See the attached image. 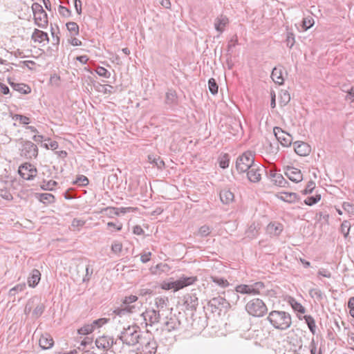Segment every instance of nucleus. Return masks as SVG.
<instances>
[{"instance_id": "nucleus-52", "label": "nucleus", "mask_w": 354, "mask_h": 354, "mask_svg": "<svg viewBox=\"0 0 354 354\" xmlns=\"http://www.w3.org/2000/svg\"><path fill=\"white\" fill-rule=\"evenodd\" d=\"M94 331L91 324H85L84 326L78 329V333L80 335H88Z\"/></svg>"}, {"instance_id": "nucleus-16", "label": "nucleus", "mask_w": 354, "mask_h": 354, "mask_svg": "<svg viewBox=\"0 0 354 354\" xmlns=\"http://www.w3.org/2000/svg\"><path fill=\"white\" fill-rule=\"evenodd\" d=\"M184 304L187 310H196L198 299L195 293H187L184 296Z\"/></svg>"}, {"instance_id": "nucleus-41", "label": "nucleus", "mask_w": 354, "mask_h": 354, "mask_svg": "<svg viewBox=\"0 0 354 354\" xmlns=\"http://www.w3.org/2000/svg\"><path fill=\"white\" fill-rule=\"evenodd\" d=\"M321 200V194L316 193L314 196L307 197L304 200V203L308 206H312L317 203Z\"/></svg>"}, {"instance_id": "nucleus-21", "label": "nucleus", "mask_w": 354, "mask_h": 354, "mask_svg": "<svg viewBox=\"0 0 354 354\" xmlns=\"http://www.w3.org/2000/svg\"><path fill=\"white\" fill-rule=\"evenodd\" d=\"M228 24V18L226 16L220 15L215 19L214 25L216 30L221 34L224 32Z\"/></svg>"}, {"instance_id": "nucleus-30", "label": "nucleus", "mask_w": 354, "mask_h": 354, "mask_svg": "<svg viewBox=\"0 0 354 354\" xmlns=\"http://www.w3.org/2000/svg\"><path fill=\"white\" fill-rule=\"evenodd\" d=\"M283 230V225L279 223H270L267 226L268 232L274 236H279Z\"/></svg>"}, {"instance_id": "nucleus-47", "label": "nucleus", "mask_w": 354, "mask_h": 354, "mask_svg": "<svg viewBox=\"0 0 354 354\" xmlns=\"http://www.w3.org/2000/svg\"><path fill=\"white\" fill-rule=\"evenodd\" d=\"M57 185V183L55 180H50L47 182L44 180L40 187L43 190L52 191Z\"/></svg>"}, {"instance_id": "nucleus-36", "label": "nucleus", "mask_w": 354, "mask_h": 354, "mask_svg": "<svg viewBox=\"0 0 354 354\" xmlns=\"http://www.w3.org/2000/svg\"><path fill=\"white\" fill-rule=\"evenodd\" d=\"M148 159L149 162L156 166L158 169H162L165 168V162L162 159L160 158V156L156 157L151 155H149Z\"/></svg>"}, {"instance_id": "nucleus-56", "label": "nucleus", "mask_w": 354, "mask_h": 354, "mask_svg": "<svg viewBox=\"0 0 354 354\" xmlns=\"http://www.w3.org/2000/svg\"><path fill=\"white\" fill-rule=\"evenodd\" d=\"M0 196L2 198L6 199L7 201H10V200L12 199V196L10 194V191L8 190L4 187H0Z\"/></svg>"}, {"instance_id": "nucleus-13", "label": "nucleus", "mask_w": 354, "mask_h": 354, "mask_svg": "<svg viewBox=\"0 0 354 354\" xmlns=\"http://www.w3.org/2000/svg\"><path fill=\"white\" fill-rule=\"evenodd\" d=\"M230 306L229 302L223 297L218 296L210 299L208 302V306L211 308L212 313L218 311L219 313Z\"/></svg>"}, {"instance_id": "nucleus-49", "label": "nucleus", "mask_w": 354, "mask_h": 354, "mask_svg": "<svg viewBox=\"0 0 354 354\" xmlns=\"http://www.w3.org/2000/svg\"><path fill=\"white\" fill-rule=\"evenodd\" d=\"M351 223L348 221H344L340 226V231L344 234V238H346L350 232Z\"/></svg>"}, {"instance_id": "nucleus-26", "label": "nucleus", "mask_w": 354, "mask_h": 354, "mask_svg": "<svg viewBox=\"0 0 354 354\" xmlns=\"http://www.w3.org/2000/svg\"><path fill=\"white\" fill-rule=\"evenodd\" d=\"M207 326V320L203 317H196L193 319L191 324L192 328L195 330L196 333L202 331Z\"/></svg>"}, {"instance_id": "nucleus-20", "label": "nucleus", "mask_w": 354, "mask_h": 354, "mask_svg": "<svg viewBox=\"0 0 354 354\" xmlns=\"http://www.w3.org/2000/svg\"><path fill=\"white\" fill-rule=\"evenodd\" d=\"M248 295H266V286L262 281H257L252 284H248Z\"/></svg>"}, {"instance_id": "nucleus-1", "label": "nucleus", "mask_w": 354, "mask_h": 354, "mask_svg": "<svg viewBox=\"0 0 354 354\" xmlns=\"http://www.w3.org/2000/svg\"><path fill=\"white\" fill-rule=\"evenodd\" d=\"M144 334L138 325H128L123 327L118 335L117 339L120 340L123 344L128 346H134L139 344Z\"/></svg>"}, {"instance_id": "nucleus-18", "label": "nucleus", "mask_w": 354, "mask_h": 354, "mask_svg": "<svg viewBox=\"0 0 354 354\" xmlns=\"http://www.w3.org/2000/svg\"><path fill=\"white\" fill-rule=\"evenodd\" d=\"M285 175L294 183H299L303 180L301 171L295 167H288L285 171Z\"/></svg>"}, {"instance_id": "nucleus-57", "label": "nucleus", "mask_w": 354, "mask_h": 354, "mask_svg": "<svg viewBox=\"0 0 354 354\" xmlns=\"http://www.w3.org/2000/svg\"><path fill=\"white\" fill-rule=\"evenodd\" d=\"M315 188V183L311 180L308 181L305 189H304L302 191V194L304 195L311 194Z\"/></svg>"}, {"instance_id": "nucleus-8", "label": "nucleus", "mask_w": 354, "mask_h": 354, "mask_svg": "<svg viewBox=\"0 0 354 354\" xmlns=\"http://www.w3.org/2000/svg\"><path fill=\"white\" fill-rule=\"evenodd\" d=\"M117 342L118 339H115L113 337L102 336L95 339V344L98 349L114 352V346L117 344Z\"/></svg>"}, {"instance_id": "nucleus-5", "label": "nucleus", "mask_w": 354, "mask_h": 354, "mask_svg": "<svg viewBox=\"0 0 354 354\" xmlns=\"http://www.w3.org/2000/svg\"><path fill=\"white\" fill-rule=\"evenodd\" d=\"M197 280V277L195 276H183L176 281L164 282L162 284V288L165 290L173 289L174 291H177L185 287L194 284Z\"/></svg>"}, {"instance_id": "nucleus-32", "label": "nucleus", "mask_w": 354, "mask_h": 354, "mask_svg": "<svg viewBox=\"0 0 354 354\" xmlns=\"http://www.w3.org/2000/svg\"><path fill=\"white\" fill-rule=\"evenodd\" d=\"M135 308H136L135 306H124L120 307V308H116L113 310V313L115 315H118L120 317H122V316H123L124 315H127L128 313H131L134 312Z\"/></svg>"}, {"instance_id": "nucleus-25", "label": "nucleus", "mask_w": 354, "mask_h": 354, "mask_svg": "<svg viewBox=\"0 0 354 354\" xmlns=\"http://www.w3.org/2000/svg\"><path fill=\"white\" fill-rule=\"evenodd\" d=\"M39 344L42 349L46 350L50 348L53 346L54 341L50 335L45 333L39 338Z\"/></svg>"}, {"instance_id": "nucleus-17", "label": "nucleus", "mask_w": 354, "mask_h": 354, "mask_svg": "<svg viewBox=\"0 0 354 354\" xmlns=\"http://www.w3.org/2000/svg\"><path fill=\"white\" fill-rule=\"evenodd\" d=\"M269 177L271 181L277 186L281 187H286L289 183L283 178V176L274 170H270Z\"/></svg>"}, {"instance_id": "nucleus-54", "label": "nucleus", "mask_w": 354, "mask_h": 354, "mask_svg": "<svg viewBox=\"0 0 354 354\" xmlns=\"http://www.w3.org/2000/svg\"><path fill=\"white\" fill-rule=\"evenodd\" d=\"M93 272V266L88 264L86 266V274L83 277V279H82L83 282H88L91 279Z\"/></svg>"}, {"instance_id": "nucleus-55", "label": "nucleus", "mask_w": 354, "mask_h": 354, "mask_svg": "<svg viewBox=\"0 0 354 354\" xmlns=\"http://www.w3.org/2000/svg\"><path fill=\"white\" fill-rule=\"evenodd\" d=\"M314 24V19L310 17H305L302 21V27L305 30H307L310 28H311Z\"/></svg>"}, {"instance_id": "nucleus-62", "label": "nucleus", "mask_w": 354, "mask_h": 354, "mask_svg": "<svg viewBox=\"0 0 354 354\" xmlns=\"http://www.w3.org/2000/svg\"><path fill=\"white\" fill-rule=\"evenodd\" d=\"M211 232V229L208 225H204L199 228L198 234L203 236H207Z\"/></svg>"}, {"instance_id": "nucleus-53", "label": "nucleus", "mask_w": 354, "mask_h": 354, "mask_svg": "<svg viewBox=\"0 0 354 354\" xmlns=\"http://www.w3.org/2000/svg\"><path fill=\"white\" fill-rule=\"evenodd\" d=\"M109 319L107 318H100L94 320L91 324L93 326V329L99 328L102 327L103 325L106 324L109 322Z\"/></svg>"}, {"instance_id": "nucleus-15", "label": "nucleus", "mask_w": 354, "mask_h": 354, "mask_svg": "<svg viewBox=\"0 0 354 354\" xmlns=\"http://www.w3.org/2000/svg\"><path fill=\"white\" fill-rule=\"evenodd\" d=\"M165 104L170 109H174L178 104V97L176 90L169 88L165 93Z\"/></svg>"}, {"instance_id": "nucleus-63", "label": "nucleus", "mask_w": 354, "mask_h": 354, "mask_svg": "<svg viewBox=\"0 0 354 354\" xmlns=\"http://www.w3.org/2000/svg\"><path fill=\"white\" fill-rule=\"evenodd\" d=\"M230 159L228 154H225L219 160V166L223 169H226L229 167Z\"/></svg>"}, {"instance_id": "nucleus-23", "label": "nucleus", "mask_w": 354, "mask_h": 354, "mask_svg": "<svg viewBox=\"0 0 354 354\" xmlns=\"http://www.w3.org/2000/svg\"><path fill=\"white\" fill-rule=\"evenodd\" d=\"M34 19L35 24L42 28H45L48 26V15L45 10L35 13Z\"/></svg>"}, {"instance_id": "nucleus-14", "label": "nucleus", "mask_w": 354, "mask_h": 354, "mask_svg": "<svg viewBox=\"0 0 354 354\" xmlns=\"http://www.w3.org/2000/svg\"><path fill=\"white\" fill-rule=\"evenodd\" d=\"M273 132L277 140L281 143L282 146L289 147L291 145L292 141L291 135L283 131L281 128L275 127L273 129Z\"/></svg>"}, {"instance_id": "nucleus-33", "label": "nucleus", "mask_w": 354, "mask_h": 354, "mask_svg": "<svg viewBox=\"0 0 354 354\" xmlns=\"http://www.w3.org/2000/svg\"><path fill=\"white\" fill-rule=\"evenodd\" d=\"M299 319H304L307 324L310 331L313 335L316 333V324L314 318L311 315H304L303 317H299Z\"/></svg>"}, {"instance_id": "nucleus-9", "label": "nucleus", "mask_w": 354, "mask_h": 354, "mask_svg": "<svg viewBox=\"0 0 354 354\" xmlns=\"http://www.w3.org/2000/svg\"><path fill=\"white\" fill-rule=\"evenodd\" d=\"M18 172L22 178L31 180L37 176V170L33 165L26 162L19 167Z\"/></svg>"}, {"instance_id": "nucleus-28", "label": "nucleus", "mask_w": 354, "mask_h": 354, "mask_svg": "<svg viewBox=\"0 0 354 354\" xmlns=\"http://www.w3.org/2000/svg\"><path fill=\"white\" fill-rule=\"evenodd\" d=\"M41 279V273L37 269H33L28 279V283L30 287L35 288L37 286Z\"/></svg>"}, {"instance_id": "nucleus-35", "label": "nucleus", "mask_w": 354, "mask_h": 354, "mask_svg": "<svg viewBox=\"0 0 354 354\" xmlns=\"http://www.w3.org/2000/svg\"><path fill=\"white\" fill-rule=\"evenodd\" d=\"M240 131H242V126L240 121L233 120L232 124H230L229 131L233 136L237 135Z\"/></svg>"}, {"instance_id": "nucleus-45", "label": "nucleus", "mask_w": 354, "mask_h": 354, "mask_svg": "<svg viewBox=\"0 0 354 354\" xmlns=\"http://www.w3.org/2000/svg\"><path fill=\"white\" fill-rule=\"evenodd\" d=\"M257 226L254 223L252 224L246 230L247 236L250 239H254L259 234Z\"/></svg>"}, {"instance_id": "nucleus-7", "label": "nucleus", "mask_w": 354, "mask_h": 354, "mask_svg": "<svg viewBox=\"0 0 354 354\" xmlns=\"http://www.w3.org/2000/svg\"><path fill=\"white\" fill-rule=\"evenodd\" d=\"M20 155L26 159L36 158L38 156V148L36 145L29 140H20Z\"/></svg>"}, {"instance_id": "nucleus-3", "label": "nucleus", "mask_w": 354, "mask_h": 354, "mask_svg": "<svg viewBox=\"0 0 354 354\" xmlns=\"http://www.w3.org/2000/svg\"><path fill=\"white\" fill-rule=\"evenodd\" d=\"M245 311L254 317H262L268 313V307L264 301L259 298H254L247 302Z\"/></svg>"}, {"instance_id": "nucleus-29", "label": "nucleus", "mask_w": 354, "mask_h": 354, "mask_svg": "<svg viewBox=\"0 0 354 354\" xmlns=\"http://www.w3.org/2000/svg\"><path fill=\"white\" fill-rule=\"evenodd\" d=\"M271 77L272 80L279 85H281L284 82V79L282 76V68L281 66L280 67H274L272 69V73H271Z\"/></svg>"}, {"instance_id": "nucleus-59", "label": "nucleus", "mask_w": 354, "mask_h": 354, "mask_svg": "<svg viewBox=\"0 0 354 354\" xmlns=\"http://www.w3.org/2000/svg\"><path fill=\"white\" fill-rule=\"evenodd\" d=\"M59 14L64 17H69L71 15V11L65 6L62 5L58 7Z\"/></svg>"}, {"instance_id": "nucleus-51", "label": "nucleus", "mask_w": 354, "mask_h": 354, "mask_svg": "<svg viewBox=\"0 0 354 354\" xmlns=\"http://www.w3.org/2000/svg\"><path fill=\"white\" fill-rule=\"evenodd\" d=\"M95 71L99 76L104 78H109L111 76V73L102 66H97Z\"/></svg>"}, {"instance_id": "nucleus-58", "label": "nucleus", "mask_w": 354, "mask_h": 354, "mask_svg": "<svg viewBox=\"0 0 354 354\" xmlns=\"http://www.w3.org/2000/svg\"><path fill=\"white\" fill-rule=\"evenodd\" d=\"M122 244L118 241H114L111 245V251L115 254H119L122 252Z\"/></svg>"}, {"instance_id": "nucleus-27", "label": "nucleus", "mask_w": 354, "mask_h": 354, "mask_svg": "<svg viewBox=\"0 0 354 354\" xmlns=\"http://www.w3.org/2000/svg\"><path fill=\"white\" fill-rule=\"evenodd\" d=\"M31 39L35 42L41 43L43 41H49V37L47 34V32H44L42 30H40L39 29H35L32 36Z\"/></svg>"}, {"instance_id": "nucleus-60", "label": "nucleus", "mask_w": 354, "mask_h": 354, "mask_svg": "<svg viewBox=\"0 0 354 354\" xmlns=\"http://www.w3.org/2000/svg\"><path fill=\"white\" fill-rule=\"evenodd\" d=\"M248 284H240L236 286L235 291L237 293L248 295Z\"/></svg>"}, {"instance_id": "nucleus-42", "label": "nucleus", "mask_w": 354, "mask_h": 354, "mask_svg": "<svg viewBox=\"0 0 354 354\" xmlns=\"http://www.w3.org/2000/svg\"><path fill=\"white\" fill-rule=\"evenodd\" d=\"M39 200L44 203H51L55 202V196L49 193H42L39 194Z\"/></svg>"}, {"instance_id": "nucleus-39", "label": "nucleus", "mask_w": 354, "mask_h": 354, "mask_svg": "<svg viewBox=\"0 0 354 354\" xmlns=\"http://www.w3.org/2000/svg\"><path fill=\"white\" fill-rule=\"evenodd\" d=\"M38 297L35 296L28 299L25 308L24 313L28 315L35 307V303H38Z\"/></svg>"}, {"instance_id": "nucleus-10", "label": "nucleus", "mask_w": 354, "mask_h": 354, "mask_svg": "<svg viewBox=\"0 0 354 354\" xmlns=\"http://www.w3.org/2000/svg\"><path fill=\"white\" fill-rule=\"evenodd\" d=\"M141 316L143 317L146 326H152L158 324L160 319L159 310L153 308L146 309L145 311L141 314Z\"/></svg>"}, {"instance_id": "nucleus-44", "label": "nucleus", "mask_w": 354, "mask_h": 354, "mask_svg": "<svg viewBox=\"0 0 354 354\" xmlns=\"http://www.w3.org/2000/svg\"><path fill=\"white\" fill-rule=\"evenodd\" d=\"M170 269L169 266L167 263H158L156 266V267L151 268L152 273L157 274L158 271L160 274V272H164L169 271Z\"/></svg>"}, {"instance_id": "nucleus-37", "label": "nucleus", "mask_w": 354, "mask_h": 354, "mask_svg": "<svg viewBox=\"0 0 354 354\" xmlns=\"http://www.w3.org/2000/svg\"><path fill=\"white\" fill-rule=\"evenodd\" d=\"M66 28L68 32L71 33L72 36H77L80 33L79 26L77 23L73 21L68 22L66 24Z\"/></svg>"}, {"instance_id": "nucleus-11", "label": "nucleus", "mask_w": 354, "mask_h": 354, "mask_svg": "<svg viewBox=\"0 0 354 354\" xmlns=\"http://www.w3.org/2000/svg\"><path fill=\"white\" fill-rule=\"evenodd\" d=\"M181 324L179 317L176 315H170L166 317L162 324V330L167 332L178 330Z\"/></svg>"}, {"instance_id": "nucleus-34", "label": "nucleus", "mask_w": 354, "mask_h": 354, "mask_svg": "<svg viewBox=\"0 0 354 354\" xmlns=\"http://www.w3.org/2000/svg\"><path fill=\"white\" fill-rule=\"evenodd\" d=\"M38 303H35V308L32 311V316L35 318L39 317L45 310V305L41 301L39 297H38Z\"/></svg>"}, {"instance_id": "nucleus-64", "label": "nucleus", "mask_w": 354, "mask_h": 354, "mask_svg": "<svg viewBox=\"0 0 354 354\" xmlns=\"http://www.w3.org/2000/svg\"><path fill=\"white\" fill-rule=\"evenodd\" d=\"M138 300V297L136 295H130L125 297L123 300V306H131V304L136 302Z\"/></svg>"}, {"instance_id": "nucleus-2", "label": "nucleus", "mask_w": 354, "mask_h": 354, "mask_svg": "<svg viewBox=\"0 0 354 354\" xmlns=\"http://www.w3.org/2000/svg\"><path fill=\"white\" fill-rule=\"evenodd\" d=\"M266 320L273 328L279 330H286L292 325L291 315L283 310H272L269 313Z\"/></svg>"}, {"instance_id": "nucleus-48", "label": "nucleus", "mask_w": 354, "mask_h": 354, "mask_svg": "<svg viewBox=\"0 0 354 354\" xmlns=\"http://www.w3.org/2000/svg\"><path fill=\"white\" fill-rule=\"evenodd\" d=\"M208 88H209V92L212 94V95H216L218 93V84L215 80L214 78H210L208 81Z\"/></svg>"}, {"instance_id": "nucleus-40", "label": "nucleus", "mask_w": 354, "mask_h": 354, "mask_svg": "<svg viewBox=\"0 0 354 354\" xmlns=\"http://www.w3.org/2000/svg\"><path fill=\"white\" fill-rule=\"evenodd\" d=\"M309 295L311 297L315 298L318 301H322L324 297V294L318 288L310 289L309 290Z\"/></svg>"}, {"instance_id": "nucleus-12", "label": "nucleus", "mask_w": 354, "mask_h": 354, "mask_svg": "<svg viewBox=\"0 0 354 354\" xmlns=\"http://www.w3.org/2000/svg\"><path fill=\"white\" fill-rule=\"evenodd\" d=\"M247 171L248 179L252 183H258L261 179L262 174L266 172V169L263 166L254 164Z\"/></svg>"}, {"instance_id": "nucleus-38", "label": "nucleus", "mask_w": 354, "mask_h": 354, "mask_svg": "<svg viewBox=\"0 0 354 354\" xmlns=\"http://www.w3.org/2000/svg\"><path fill=\"white\" fill-rule=\"evenodd\" d=\"M289 303L295 311L301 314H304L306 312V308L294 298L291 297L289 300Z\"/></svg>"}, {"instance_id": "nucleus-4", "label": "nucleus", "mask_w": 354, "mask_h": 354, "mask_svg": "<svg viewBox=\"0 0 354 354\" xmlns=\"http://www.w3.org/2000/svg\"><path fill=\"white\" fill-rule=\"evenodd\" d=\"M137 347L139 354H156L157 343L150 334L145 333L142 336Z\"/></svg>"}, {"instance_id": "nucleus-31", "label": "nucleus", "mask_w": 354, "mask_h": 354, "mask_svg": "<svg viewBox=\"0 0 354 354\" xmlns=\"http://www.w3.org/2000/svg\"><path fill=\"white\" fill-rule=\"evenodd\" d=\"M209 279L211 281L222 288H225L230 286L229 281L225 277L218 275H210Z\"/></svg>"}, {"instance_id": "nucleus-19", "label": "nucleus", "mask_w": 354, "mask_h": 354, "mask_svg": "<svg viewBox=\"0 0 354 354\" xmlns=\"http://www.w3.org/2000/svg\"><path fill=\"white\" fill-rule=\"evenodd\" d=\"M294 149L297 154L301 156H308L310 152V147L306 142L296 141L294 142Z\"/></svg>"}, {"instance_id": "nucleus-24", "label": "nucleus", "mask_w": 354, "mask_h": 354, "mask_svg": "<svg viewBox=\"0 0 354 354\" xmlns=\"http://www.w3.org/2000/svg\"><path fill=\"white\" fill-rule=\"evenodd\" d=\"M221 201L225 205H229L233 202L234 199V193L230 189L224 188L219 193Z\"/></svg>"}, {"instance_id": "nucleus-22", "label": "nucleus", "mask_w": 354, "mask_h": 354, "mask_svg": "<svg viewBox=\"0 0 354 354\" xmlns=\"http://www.w3.org/2000/svg\"><path fill=\"white\" fill-rule=\"evenodd\" d=\"M277 197L288 203H294L299 199L298 194L295 192H281L277 195Z\"/></svg>"}, {"instance_id": "nucleus-61", "label": "nucleus", "mask_w": 354, "mask_h": 354, "mask_svg": "<svg viewBox=\"0 0 354 354\" xmlns=\"http://www.w3.org/2000/svg\"><path fill=\"white\" fill-rule=\"evenodd\" d=\"M13 118L16 120H19L20 123L24 124H28L30 122L28 117L20 114H15Z\"/></svg>"}, {"instance_id": "nucleus-43", "label": "nucleus", "mask_w": 354, "mask_h": 354, "mask_svg": "<svg viewBox=\"0 0 354 354\" xmlns=\"http://www.w3.org/2000/svg\"><path fill=\"white\" fill-rule=\"evenodd\" d=\"M26 288V283H19L9 290V297H15L18 292H22Z\"/></svg>"}, {"instance_id": "nucleus-46", "label": "nucleus", "mask_w": 354, "mask_h": 354, "mask_svg": "<svg viewBox=\"0 0 354 354\" xmlns=\"http://www.w3.org/2000/svg\"><path fill=\"white\" fill-rule=\"evenodd\" d=\"M89 183L88 178L84 175H78L76 180L73 182V185H78L79 186L85 187Z\"/></svg>"}, {"instance_id": "nucleus-6", "label": "nucleus", "mask_w": 354, "mask_h": 354, "mask_svg": "<svg viewBox=\"0 0 354 354\" xmlns=\"http://www.w3.org/2000/svg\"><path fill=\"white\" fill-rule=\"evenodd\" d=\"M254 164V153L250 151H247L236 158V169L240 174L245 173Z\"/></svg>"}, {"instance_id": "nucleus-50", "label": "nucleus", "mask_w": 354, "mask_h": 354, "mask_svg": "<svg viewBox=\"0 0 354 354\" xmlns=\"http://www.w3.org/2000/svg\"><path fill=\"white\" fill-rule=\"evenodd\" d=\"M15 91L21 94H28L31 92V88L28 85L26 84L19 83L17 87L15 88Z\"/></svg>"}]
</instances>
